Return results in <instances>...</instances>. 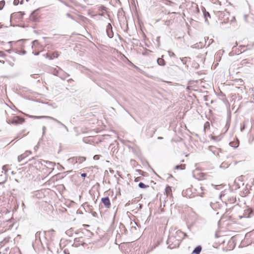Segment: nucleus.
Instances as JSON below:
<instances>
[{"label":"nucleus","instance_id":"1","mask_svg":"<svg viewBox=\"0 0 254 254\" xmlns=\"http://www.w3.org/2000/svg\"><path fill=\"white\" fill-rule=\"evenodd\" d=\"M30 118L35 119L45 118V119H49L52 120L53 121L57 122V123L60 124L61 126L64 127L67 131H68V128L66 126H65L64 124L62 123L60 121H58V120H57L56 119H55L53 117H50V116H30Z\"/></svg>","mask_w":254,"mask_h":254},{"label":"nucleus","instance_id":"2","mask_svg":"<svg viewBox=\"0 0 254 254\" xmlns=\"http://www.w3.org/2000/svg\"><path fill=\"white\" fill-rule=\"evenodd\" d=\"M86 158L84 157H73L69 159L71 162L81 163L85 161Z\"/></svg>","mask_w":254,"mask_h":254},{"label":"nucleus","instance_id":"3","mask_svg":"<svg viewBox=\"0 0 254 254\" xmlns=\"http://www.w3.org/2000/svg\"><path fill=\"white\" fill-rule=\"evenodd\" d=\"M106 32L109 38H112L113 36V33L112 32V27L110 23H108L107 26Z\"/></svg>","mask_w":254,"mask_h":254},{"label":"nucleus","instance_id":"4","mask_svg":"<svg viewBox=\"0 0 254 254\" xmlns=\"http://www.w3.org/2000/svg\"><path fill=\"white\" fill-rule=\"evenodd\" d=\"M41 163L42 165L43 164V163H45L47 165V167L52 169V170H53L54 169V166L55 164L53 162H50L48 161H45V160H42L41 161Z\"/></svg>","mask_w":254,"mask_h":254},{"label":"nucleus","instance_id":"5","mask_svg":"<svg viewBox=\"0 0 254 254\" xmlns=\"http://www.w3.org/2000/svg\"><path fill=\"white\" fill-rule=\"evenodd\" d=\"M102 201L107 208H109L111 206V203L109 198L108 197H105L102 198Z\"/></svg>","mask_w":254,"mask_h":254},{"label":"nucleus","instance_id":"6","mask_svg":"<svg viewBox=\"0 0 254 254\" xmlns=\"http://www.w3.org/2000/svg\"><path fill=\"white\" fill-rule=\"evenodd\" d=\"M24 119H13L11 122L10 120L7 121V122L8 124H22L24 122Z\"/></svg>","mask_w":254,"mask_h":254},{"label":"nucleus","instance_id":"7","mask_svg":"<svg viewBox=\"0 0 254 254\" xmlns=\"http://www.w3.org/2000/svg\"><path fill=\"white\" fill-rule=\"evenodd\" d=\"M31 153L30 151H26L23 154L19 155L18 157V161L19 162L22 161L25 157L29 155Z\"/></svg>","mask_w":254,"mask_h":254},{"label":"nucleus","instance_id":"8","mask_svg":"<svg viewBox=\"0 0 254 254\" xmlns=\"http://www.w3.org/2000/svg\"><path fill=\"white\" fill-rule=\"evenodd\" d=\"M30 19L33 21H37L38 19V15L37 11H33L30 16Z\"/></svg>","mask_w":254,"mask_h":254},{"label":"nucleus","instance_id":"9","mask_svg":"<svg viewBox=\"0 0 254 254\" xmlns=\"http://www.w3.org/2000/svg\"><path fill=\"white\" fill-rule=\"evenodd\" d=\"M59 54L58 52H54L51 56H50L49 54H46L45 56L46 58H49L50 60H53L54 58H57L59 56Z\"/></svg>","mask_w":254,"mask_h":254},{"label":"nucleus","instance_id":"10","mask_svg":"<svg viewBox=\"0 0 254 254\" xmlns=\"http://www.w3.org/2000/svg\"><path fill=\"white\" fill-rule=\"evenodd\" d=\"M202 11L205 22H208V18H210V15L209 13L206 11L205 8L204 7L202 8Z\"/></svg>","mask_w":254,"mask_h":254},{"label":"nucleus","instance_id":"11","mask_svg":"<svg viewBox=\"0 0 254 254\" xmlns=\"http://www.w3.org/2000/svg\"><path fill=\"white\" fill-rule=\"evenodd\" d=\"M202 250L201 247L198 246L196 247L192 252L193 254H199Z\"/></svg>","mask_w":254,"mask_h":254},{"label":"nucleus","instance_id":"12","mask_svg":"<svg viewBox=\"0 0 254 254\" xmlns=\"http://www.w3.org/2000/svg\"><path fill=\"white\" fill-rule=\"evenodd\" d=\"M204 189L202 187H199L197 190V194L200 196H203Z\"/></svg>","mask_w":254,"mask_h":254},{"label":"nucleus","instance_id":"13","mask_svg":"<svg viewBox=\"0 0 254 254\" xmlns=\"http://www.w3.org/2000/svg\"><path fill=\"white\" fill-rule=\"evenodd\" d=\"M24 14V13L22 12H18V13H13L12 14H11V17H14L15 16H16V15H19V18H22V17H23V15Z\"/></svg>","mask_w":254,"mask_h":254},{"label":"nucleus","instance_id":"14","mask_svg":"<svg viewBox=\"0 0 254 254\" xmlns=\"http://www.w3.org/2000/svg\"><path fill=\"white\" fill-rule=\"evenodd\" d=\"M230 145L233 147L237 148L239 146V141L237 140V141L231 142Z\"/></svg>","mask_w":254,"mask_h":254},{"label":"nucleus","instance_id":"15","mask_svg":"<svg viewBox=\"0 0 254 254\" xmlns=\"http://www.w3.org/2000/svg\"><path fill=\"white\" fill-rule=\"evenodd\" d=\"M157 63L160 65H165V61L162 58H158L157 59Z\"/></svg>","mask_w":254,"mask_h":254},{"label":"nucleus","instance_id":"16","mask_svg":"<svg viewBox=\"0 0 254 254\" xmlns=\"http://www.w3.org/2000/svg\"><path fill=\"white\" fill-rule=\"evenodd\" d=\"M39 45V42L37 40H34V41H33L32 42V48L34 49V50H36V47L37 46H38Z\"/></svg>","mask_w":254,"mask_h":254},{"label":"nucleus","instance_id":"17","mask_svg":"<svg viewBox=\"0 0 254 254\" xmlns=\"http://www.w3.org/2000/svg\"><path fill=\"white\" fill-rule=\"evenodd\" d=\"M73 230L72 228H71L69 230H67L66 232H65V234L68 235V236L69 237H71L72 236V234H73Z\"/></svg>","mask_w":254,"mask_h":254},{"label":"nucleus","instance_id":"18","mask_svg":"<svg viewBox=\"0 0 254 254\" xmlns=\"http://www.w3.org/2000/svg\"><path fill=\"white\" fill-rule=\"evenodd\" d=\"M60 71H61V69L60 67L55 68L53 71V74L56 75H59Z\"/></svg>","mask_w":254,"mask_h":254},{"label":"nucleus","instance_id":"19","mask_svg":"<svg viewBox=\"0 0 254 254\" xmlns=\"http://www.w3.org/2000/svg\"><path fill=\"white\" fill-rule=\"evenodd\" d=\"M138 187H139L140 188L144 189V188H147V187H148L149 186H146V185H145L144 183L140 182V183H139V184H138Z\"/></svg>","mask_w":254,"mask_h":254},{"label":"nucleus","instance_id":"20","mask_svg":"<svg viewBox=\"0 0 254 254\" xmlns=\"http://www.w3.org/2000/svg\"><path fill=\"white\" fill-rule=\"evenodd\" d=\"M175 169H181L183 170L185 169V165H177L175 167Z\"/></svg>","mask_w":254,"mask_h":254},{"label":"nucleus","instance_id":"21","mask_svg":"<svg viewBox=\"0 0 254 254\" xmlns=\"http://www.w3.org/2000/svg\"><path fill=\"white\" fill-rule=\"evenodd\" d=\"M19 3V0H14L13 1V4L15 5H17ZM20 4L23 3V0H21V1H20Z\"/></svg>","mask_w":254,"mask_h":254},{"label":"nucleus","instance_id":"22","mask_svg":"<svg viewBox=\"0 0 254 254\" xmlns=\"http://www.w3.org/2000/svg\"><path fill=\"white\" fill-rule=\"evenodd\" d=\"M5 4L4 0H1L0 1V10H1Z\"/></svg>","mask_w":254,"mask_h":254},{"label":"nucleus","instance_id":"23","mask_svg":"<svg viewBox=\"0 0 254 254\" xmlns=\"http://www.w3.org/2000/svg\"><path fill=\"white\" fill-rule=\"evenodd\" d=\"M100 155H95L93 157V159L94 160H98L100 159Z\"/></svg>","mask_w":254,"mask_h":254},{"label":"nucleus","instance_id":"24","mask_svg":"<svg viewBox=\"0 0 254 254\" xmlns=\"http://www.w3.org/2000/svg\"><path fill=\"white\" fill-rule=\"evenodd\" d=\"M18 53L19 54L25 55L26 54V51L25 50L18 51Z\"/></svg>","mask_w":254,"mask_h":254},{"label":"nucleus","instance_id":"25","mask_svg":"<svg viewBox=\"0 0 254 254\" xmlns=\"http://www.w3.org/2000/svg\"><path fill=\"white\" fill-rule=\"evenodd\" d=\"M42 129H43V134H44L46 131V127L45 126H44L43 127Z\"/></svg>","mask_w":254,"mask_h":254},{"label":"nucleus","instance_id":"26","mask_svg":"<svg viewBox=\"0 0 254 254\" xmlns=\"http://www.w3.org/2000/svg\"><path fill=\"white\" fill-rule=\"evenodd\" d=\"M169 55L170 56H175V54L173 52H169Z\"/></svg>","mask_w":254,"mask_h":254},{"label":"nucleus","instance_id":"27","mask_svg":"<svg viewBox=\"0 0 254 254\" xmlns=\"http://www.w3.org/2000/svg\"><path fill=\"white\" fill-rule=\"evenodd\" d=\"M86 175H86V173H82V174H81V176L82 177H84H84H86Z\"/></svg>","mask_w":254,"mask_h":254},{"label":"nucleus","instance_id":"28","mask_svg":"<svg viewBox=\"0 0 254 254\" xmlns=\"http://www.w3.org/2000/svg\"><path fill=\"white\" fill-rule=\"evenodd\" d=\"M33 54H34L35 56H38L39 54V52L37 53H34V52H33Z\"/></svg>","mask_w":254,"mask_h":254},{"label":"nucleus","instance_id":"29","mask_svg":"<svg viewBox=\"0 0 254 254\" xmlns=\"http://www.w3.org/2000/svg\"><path fill=\"white\" fill-rule=\"evenodd\" d=\"M245 127V126H243V127H241V131H242L244 129Z\"/></svg>","mask_w":254,"mask_h":254},{"label":"nucleus","instance_id":"30","mask_svg":"<svg viewBox=\"0 0 254 254\" xmlns=\"http://www.w3.org/2000/svg\"><path fill=\"white\" fill-rule=\"evenodd\" d=\"M208 124V123H206L204 125V128H205L206 127V124ZM204 130H205V129H204Z\"/></svg>","mask_w":254,"mask_h":254},{"label":"nucleus","instance_id":"31","mask_svg":"<svg viewBox=\"0 0 254 254\" xmlns=\"http://www.w3.org/2000/svg\"><path fill=\"white\" fill-rule=\"evenodd\" d=\"M66 15H67V16H68L69 17H70V15L69 13L66 14Z\"/></svg>","mask_w":254,"mask_h":254},{"label":"nucleus","instance_id":"32","mask_svg":"<svg viewBox=\"0 0 254 254\" xmlns=\"http://www.w3.org/2000/svg\"><path fill=\"white\" fill-rule=\"evenodd\" d=\"M96 214V212H94V213L93 214V216H95Z\"/></svg>","mask_w":254,"mask_h":254},{"label":"nucleus","instance_id":"33","mask_svg":"<svg viewBox=\"0 0 254 254\" xmlns=\"http://www.w3.org/2000/svg\"><path fill=\"white\" fill-rule=\"evenodd\" d=\"M37 148H38V147H37V146H35V147H34V149H37Z\"/></svg>","mask_w":254,"mask_h":254},{"label":"nucleus","instance_id":"34","mask_svg":"<svg viewBox=\"0 0 254 254\" xmlns=\"http://www.w3.org/2000/svg\"><path fill=\"white\" fill-rule=\"evenodd\" d=\"M37 148H38V147H37V146H35V147H34V149H37Z\"/></svg>","mask_w":254,"mask_h":254},{"label":"nucleus","instance_id":"35","mask_svg":"<svg viewBox=\"0 0 254 254\" xmlns=\"http://www.w3.org/2000/svg\"><path fill=\"white\" fill-rule=\"evenodd\" d=\"M158 138L160 139H162V137H158Z\"/></svg>","mask_w":254,"mask_h":254},{"label":"nucleus","instance_id":"36","mask_svg":"<svg viewBox=\"0 0 254 254\" xmlns=\"http://www.w3.org/2000/svg\"><path fill=\"white\" fill-rule=\"evenodd\" d=\"M29 0H26L27 1H28Z\"/></svg>","mask_w":254,"mask_h":254}]
</instances>
